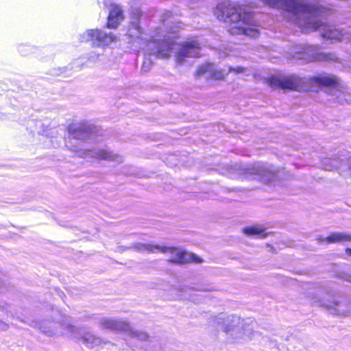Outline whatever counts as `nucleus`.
I'll return each mask as SVG.
<instances>
[{
	"label": "nucleus",
	"mask_w": 351,
	"mask_h": 351,
	"mask_svg": "<svg viewBox=\"0 0 351 351\" xmlns=\"http://www.w3.org/2000/svg\"><path fill=\"white\" fill-rule=\"evenodd\" d=\"M264 5L282 9L285 17L300 27L303 32L319 30L324 40L331 42L351 40V31L324 23L322 19L328 10L322 6L304 3L299 0H262Z\"/></svg>",
	"instance_id": "nucleus-1"
},
{
	"label": "nucleus",
	"mask_w": 351,
	"mask_h": 351,
	"mask_svg": "<svg viewBox=\"0 0 351 351\" xmlns=\"http://www.w3.org/2000/svg\"><path fill=\"white\" fill-rule=\"evenodd\" d=\"M162 21L165 29L158 28L156 38L147 44L151 53L158 58H165L171 53L175 52L176 60L178 64H183L187 58H195L200 55L201 46L197 40L192 39L182 44L174 41L178 26L175 25V19L171 12L163 13Z\"/></svg>",
	"instance_id": "nucleus-2"
},
{
	"label": "nucleus",
	"mask_w": 351,
	"mask_h": 351,
	"mask_svg": "<svg viewBox=\"0 0 351 351\" xmlns=\"http://www.w3.org/2000/svg\"><path fill=\"white\" fill-rule=\"evenodd\" d=\"M214 14L219 21H223L228 25V32L232 35L245 34L253 38L258 35V32L251 27V12H243L242 8L234 3H219L214 10Z\"/></svg>",
	"instance_id": "nucleus-3"
},
{
	"label": "nucleus",
	"mask_w": 351,
	"mask_h": 351,
	"mask_svg": "<svg viewBox=\"0 0 351 351\" xmlns=\"http://www.w3.org/2000/svg\"><path fill=\"white\" fill-rule=\"evenodd\" d=\"M94 131L93 125L86 121L72 124L69 129V140L66 141V146L73 151L77 156L82 158H91L99 160H106L109 161L121 163L123 161L121 156L112 153L108 149H81L79 145H73L71 140H79L83 141L89 138Z\"/></svg>",
	"instance_id": "nucleus-4"
},
{
	"label": "nucleus",
	"mask_w": 351,
	"mask_h": 351,
	"mask_svg": "<svg viewBox=\"0 0 351 351\" xmlns=\"http://www.w3.org/2000/svg\"><path fill=\"white\" fill-rule=\"evenodd\" d=\"M267 84L272 88H298L304 86H324L341 88V80L332 73H321L313 77H300L295 74H277L265 80Z\"/></svg>",
	"instance_id": "nucleus-5"
},
{
	"label": "nucleus",
	"mask_w": 351,
	"mask_h": 351,
	"mask_svg": "<svg viewBox=\"0 0 351 351\" xmlns=\"http://www.w3.org/2000/svg\"><path fill=\"white\" fill-rule=\"evenodd\" d=\"M209 323L213 326L220 327L229 338L237 342L250 339L252 329L247 319H241L234 315L220 314L218 316L212 317Z\"/></svg>",
	"instance_id": "nucleus-6"
},
{
	"label": "nucleus",
	"mask_w": 351,
	"mask_h": 351,
	"mask_svg": "<svg viewBox=\"0 0 351 351\" xmlns=\"http://www.w3.org/2000/svg\"><path fill=\"white\" fill-rule=\"evenodd\" d=\"M122 250H134L138 252L155 253L160 252L163 254H169V261L172 263L184 264L191 262L200 263L202 259L192 253H189L182 248L161 246L152 243H134L128 247H121Z\"/></svg>",
	"instance_id": "nucleus-7"
},
{
	"label": "nucleus",
	"mask_w": 351,
	"mask_h": 351,
	"mask_svg": "<svg viewBox=\"0 0 351 351\" xmlns=\"http://www.w3.org/2000/svg\"><path fill=\"white\" fill-rule=\"evenodd\" d=\"M289 54L290 59L300 60L303 62H335L337 59L335 54L322 52L317 46L313 45H295L290 49Z\"/></svg>",
	"instance_id": "nucleus-8"
},
{
	"label": "nucleus",
	"mask_w": 351,
	"mask_h": 351,
	"mask_svg": "<svg viewBox=\"0 0 351 351\" xmlns=\"http://www.w3.org/2000/svg\"><path fill=\"white\" fill-rule=\"evenodd\" d=\"M228 73L241 76H248L252 71L243 66H237L235 67L229 66L228 71L221 69L218 66L213 63H206L200 66L196 71L197 77H204L210 81H221L225 79Z\"/></svg>",
	"instance_id": "nucleus-9"
},
{
	"label": "nucleus",
	"mask_w": 351,
	"mask_h": 351,
	"mask_svg": "<svg viewBox=\"0 0 351 351\" xmlns=\"http://www.w3.org/2000/svg\"><path fill=\"white\" fill-rule=\"evenodd\" d=\"M66 327L71 337L81 340L87 347L102 350L104 348L109 349L114 346V344L110 341H104L90 332H86L82 328H77L73 325H67Z\"/></svg>",
	"instance_id": "nucleus-10"
},
{
	"label": "nucleus",
	"mask_w": 351,
	"mask_h": 351,
	"mask_svg": "<svg viewBox=\"0 0 351 351\" xmlns=\"http://www.w3.org/2000/svg\"><path fill=\"white\" fill-rule=\"evenodd\" d=\"M317 302L318 306L325 308L332 314L344 317L351 315L350 300L333 297L332 300L322 299Z\"/></svg>",
	"instance_id": "nucleus-11"
},
{
	"label": "nucleus",
	"mask_w": 351,
	"mask_h": 351,
	"mask_svg": "<svg viewBox=\"0 0 351 351\" xmlns=\"http://www.w3.org/2000/svg\"><path fill=\"white\" fill-rule=\"evenodd\" d=\"M82 41H91L95 45H108L116 38L112 33H106L100 29H88L82 36Z\"/></svg>",
	"instance_id": "nucleus-12"
},
{
	"label": "nucleus",
	"mask_w": 351,
	"mask_h": 351,
	"mask_svg": "<svg viewBox=\"0 0 351 351\" xmlns=\"http://www.w3.org/2000/svg\"><path fill=\"white\" fill-rule=\"evenodd\" d=\"M67 325L70 324H61L58 322H53L51 321H44L39 324L38 326L35 325L38 327L41 332L49 337H53L58 335H69V332L67 329Z\"/></svg>",
	"instance_id": "nucleus-13"
},
{
	"label": "nucleus",
	"mask_w": 351,
	"mask_h": 351,
	"mask_svg": "<svg viewBox=\"0 0 351 351\" xmlns=\"http://www.w3.org/2000/svg\"><path fill=\"white\" fill-rule=\"evenodd\" d=\"M129 322L124 319L101 317L99 320V325L101 329L109 330L117 332H123L125 334L127 328H128Z\"/></svg>",
	"instance_id": "nucleus-14"
},
{
	"label": "nucleus",
	"mask_w": 351,
	"mask_h": 351,
	"mask_svg": "<svg viewBox=\"0 0 351 351\" xmlns=\"http://www.w3.org/2000/svg\"><path fill=\"white\" fill-rule=\"evenodd\" d=\"M123 19V14L121 8L117 5H112L108 17L107 27L111 29L117 28Z\"/></svg>",
	"instance_id": "nucleus-15"
},
{
	"label": "nucleus",
	"mask_w": 351,
	"mask_h": 351,
	"mask_svg": "<svg viewBox=\"0 0 351 351\" xmlns=\"http://www.w3.org/2000/svg\"><path fill=\"white\" fill-rule=\"evenodd\" d=\"M351 241V234L343 232H334L326 238H319L318 242L322 243H341Z\"/></svg>",
	"instance_id": "nucleus-16"
},
{
	"label": "nucleus",
	"mask_w": 351,
	"mask_h": 351,
	"mask_svg": "<svg viewBox=\"0 0 351 351\" xmlns=\"http://www.w3.org/2000/svg\"><path fill=\"white\" fill-rule=\"evenodd\" d=\"M252 173L259 175L265 182L270 181L274 177V172L269 168L262 165H256Z\"/></svg>",
	"instance_id": "nucleus-17"
},
{
	"label": "nucleus",
	"mask_w": 351,
	"mask_h": 351,
	"mask_svg": "<svg viewBox=\"0 0 351 351\" xmlns=\"http://www.w3.org/2000/svg\"><path fill=\"white\" fill-rule=\"evenodd\" d=\"M125 335L131 339H135L141 341H147L149 339V335L147 332L134 329L130 324Z\"/></svg>",
	"instance_id": "nucleus-18"
},
{
	"label": "nucleus",
	"mask_w": 351,
	"mask_h": 351,
	"mask_svg": "<svg viewBox=\"0 0 351 351\" xmlns=\"http://www.w3.org/2000/svg\"><path fill=\"white\" fill-rule=\"evenodd\" d=\"M243 232L250 237L263 238L267 236V233L265 232V229L260 226H253L250 227H246L243 229Z\"/></svg>",
	"instance_id": "nucleus-19"
},
{
	"label": "nucleus",
	"mask_w": 351,
	"mask_h": 351,
	"mask_svg": "<svg viewBox=\"0 0 351 351\" xmlns=\"http://www.w3.org/2000/svg\"><path fill=\"white\" fill-rule=\"evenodd\" d=\"M341 162L339 160V158L335 156L332 158H326L322 160V167L328 171H332L337 169L340 165Z\"/></svg>",
	"instance_id": "nucleus-20"
},
{
	"label": "nucleus",
	"mask_w": 351,
	"mask_h": 351,
	"mask_svg": "<svg viewBox=\"0 0 351 351\" xmlns=\"http://www.w3.org/2000/svg\"><path fill=\"white\" fill-rule=\"evenodd\" d=\"M128 34L129 37L133 39H138L142 35V31L139 23L136 21L132 22L128 28Z\"/></svg>",
	"instance_id": "nucleus-21"
},
{
	"label": "nucleus",
	"mask_w": 351,
	"mask_h": 351,
	"mask_svg": "<svg viewBox=\"0 0 351 351\" xmlns=\"http://www.w3.org/2000/svg\"><path fill=\"white\" fill-rule=\"evenodd\" d=\"M152 62L150 60H145L142 64L141 71L144 73L147 72L151 67Z\"/></svg>",
	"instance_id": "nucleus-22"
},
{
	"label": "nucleus",
	"mask_w": 351,
	"mask_h": 351,
	"mask_svg": "<svg viewBox=\"0 0 351 351\" xmlns=\"http://www.w3.org/2000/svg\"><path fill=\"white\" fill-rule=\"evenodd\" d=\"M9 328V325L8 323L3 322V320L0 319V330H7Z\"/></svg>",
	"instance_id": "nucleus-23"
},
{
	"label": "nucleus",
	"mask_w": 351,
	"mask_h": 351,
	"mask_svg": "<svg viewBox=\"0 0 351 351\" xmlns=\"http://www.w3.org/2000/svg\"><path fill=\"white\" fill-rule=\"evenodd\" d=\"M322 90H324L325 93H328L329 91H332V90H335V94L337 93H341V91H339V89H326V88H324V89H322Z\"/></svg>",
	"instance_id": "nucleus-24"
},
{
	"label": "nucleus",
	"mask_w": 351,
	"mask_h": 351,
	"mask_svg": "<svg viewBox=\"0 0 351 351\" xmlns=\"http://www.w3.org/2000/svg\"><path fill=\"white\" fill-rule=\"evenodd\" d=\"M346 252L348 255L351 256V249L348 248L346 249Z\"/></svg>",
	"instance_id": "nucleus-25"
},
{
	"label": "nucleus",
	"mask_w": 351,
	"mask_h": 351,
	"mask_svg": "<svg viewBox=\"0 0 351 351\" xmlns=\"http://www.w3.org/2000/svg\"><path fill=\"white\" fill-rule=\"evenodd\" d=\"M20 51H21V53L23 52V51H22V47H21V49H20Z\"/></svg>",
	"instance_id": "nucleus-26"
},
{
	"label": "nucleus",
	"mask_w": 351,
	"mask_h": 351,
	"mask_svg": "<svg viewBox=\"0 0 351 351\" xmlns=\"http://www.w3.org/2000/svg\"><path fill=\"white\" fill-rule=\"evenodd\" d=\"M351 281V280H350Z\"/></svg>",
	"instance_id": "nucleus-27"
}]
</instances>
